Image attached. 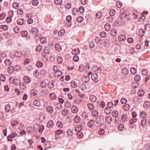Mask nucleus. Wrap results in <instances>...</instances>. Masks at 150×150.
<instances>
[{
	"label": "nucleus",
	"mask_w": 150,
	"mask_h": 150,
	"mask_svg": "<svg viewBox=\"0 0 150 150\" xmlns=\"http://www.w3.org/2000/svg\"><path fill=\"white\" fill-rule=\"evenodd\" d=\"M33 127H28L27 128V132L30 134H32L33 133V131L32 130Z\"/></svg>",
	"instance_id": "2f4dec72"
},
{
	"label": "nucleus",
	"mask_w": 150,
	"mask_h": 150,
	"mask_svg": "<svg viewBox=\"0 0 150 150\" xmlns=\"http://www.w3.org/2000/svg\"><path fill=\"white\" fill-rule=\"evenodd\" d=\"M40 41L42 44H45L46 43V40L45 38L44 37L41 38L40 39Z\"/></svg>",
	"instance_id": "5fc2aeb1"
},
{
	"label": "nucleus",
	"mask_w": 150,
	"mask_h": 150,
	"mask_svg": "<svg viewBox=\"0 0 150 150\" xmlns=\"http://www.w3.org/2000/svg\"><path fill=\"white\" fill-rule=\"evenodd\" d=\"M76 135L78 138H81L83 136V134L81 131L77 132Z\"/></svg>",
	"instance_id": "8fccbe9b"
},
{
	"label": "nucleus",
	"mask_w": 150,
	"mask_h": 150,
	"mask_svg": "<svg viewBox=\"0 0 150 150\" xmlns=\"http://www.w3.org/2000/svg\"><path fill=\"white\" fill-rule=\"evenodd\" d=\"M24 21L23 19L20 18L17 20V22L18 24L21 25L24 23Z\"/></svg>",
	"instance_id": "bb28decb"
},
{
	"label": "nucleus",
	"mask_w": 150,
	"mask_h": 150,
	"mask_svg": "<svg viewBox=\"0 0 150 150\" xmlns=\"http://www.w3.org/2000/svg\"><path fill=\"white\" fill-rule=\"evenodd\" d=\"M130 71L132 74H134L136 73L137 70L135 68L132 67L130 69Z\"/></svg>",
	"instance_id": "e2e57ef3"
},
{
	"label": "nucleus",
	"mask_w": 150,
	"mask_h": 150,
	"mask_svg": "<svg viewBox=\"0 0 150 150\" xmlns=\"http://www.w3.org/2000/svg\"><path fill=\"white\" fill-rule=\"evenodd\" d=\"M111 110L109 108H106L104 110L105 113L107 115L110 114L111 112Z\"/></svg>",
	"instance_id": "49530a36"
},
{
	"label": "nucleus",
	"mask_w": 150,
	"mask_h": 150,
	"mask_svg": "<svg viewBox=\"0 0 150 150\" xmlns=\"http://www.w3.org/2000/svg\"><path fill=\"white\" fill-rule=\"evenodd\" d=\"M57 62L58 63H61L62 62L63 60L62 57L60 56L58 57L57 59Z\"/></svg>",
	"instance_id": "774afa93"
},
{
	"label": "nucleus",
	"mask_w": 150,
	"mask_h": 150,
	"mask_svg": "<svg viewBox=\"0 0 150 150\" xmlns=\"http://www.w3.org/2000/svg\"><path fill=\"white\" fill-rule=\"evenodd\" d=\"M89 77L87 76H84L83 78V80H85L84 82L86 83H88L89 81Z\"/></svg>",
	"instance_id": "13d9d810"
},
{
	"label": "nucleus",
	"mask_w": 150,
	"mask_h": 150,
	"mask_svg": "<svg viewBox=\"0 0 150 150\" xmlns=\"http://www.w3.org/2000/svg\"><path fill=\"white\" fill-rule=\"evenodd\" d=\"M109 14L111 16H114L115 13L116 12L115 10L113 9H111L109 11Z\"/></svg>",
	"instance_id": "ea45409f"
},
{
	"label": "nucleus",
	"mask_w": 150,
	"mask_h": 150,
	"mask_svg": "<svg viewBox=\"0 0 150 150\" xmlns=\"http://www.w3.org/2000/svg\"><path fill=\"white\" fill-rule=\"evenodd\" d=\"M62 72L61 71L58 70L54 73V76L56 77H58L62 75Z\"/></svg>",
	"instance_id": "a211bd4d"
},
{
	"label": "nucleus",
	"mask_w": 150,
	"mask_h": 150,
	"mask_svg": "<svg viewBox=\"0 0 150 150\" xmlns=\"http://www.w3.org/2000/svg\"><path fill=\"white\" fill-rule=\"evenodd\" d=\"M89 99L91 101L95 102L97 100V98L93 95H91L90 96Z\"/></svg>",
	"instance_id": "aec40b11"
},
{
	"label": "nucleus",
	"mask_w": 150,
	"mask_h": 150,
	"mask_svg": "<svg viewBox=\"0 0 150 150\" xmlns=\"http://www.w3.org/2000/svg\"><path fill=\"white\" fill-rule=\"evenodd\" d=\"M33 104L37 106H40V101L39 100H35L33 102Z\"/></svg>",
	"instance_id": "dca6fc26"
},
{
	"label": "nucleus",
	"mask_w": 150,
	"mask_h": 150,
	"mask_svg": "<svg viewBox=\"0 0 150 150\" xmlns=\"http://www.w3.org/2000/svg\"><path fill=\"white\" fill-rule=\"evenodd\" d=\"M44 52L45 54H49L50 52V50L47 47H45L44 49Z\"/></svg>",
	"instance_id": "09e8293b"
},
{
	"label": "nucleus",
	"mask_w": 150,
	"mask_h": 150,
	"mask_svg": "<svg viewBox=\"0 0 150 150\" xmlns=\"http://www.w3.org/2000/svg\"><path fill=\"white\" fill-rule=\"evenodd\" d=\"M130 105L128 104H125L123 106V108L125 111H127L129 110Z\"/></svg>",
	"instance_id": "f3484780"
},
{
	"label": "nucleus",
	"mask_w": 150,
	"mask_h": 150,
	"mask_svg": "<svg viewBox=\"0 0 150 150\" xmlns=\"http://www.w3.org/2000/svg\"><path fill=\"white\" fill-rule=\"evenodd\" d=\"M143 106L145 108H147L150 106V104L149 102L146 101L144 102Z\"/></svg>",
	"instance_id": "cd10ccee"
},
{
	"label": "nucleus",
	"mask_w": 150,
	"mask_h": 150,
	"mask_svg": "<svg viewBox=\"0 0 150 150\" xmlns=\"http://www.w3.org/2000/svg\"><path fill=\"white\" fill-rule=\"evenodd\" d=\"M42 35L40 34L35 35L33 37L34 39L36 40H38L41 37Z\"/></svg>",
	"instance_id": "a18cd8bd"
},
{
	"label": "nucleus",
	"mask_w": 150,
	"mask_h": 150,
	"mask_svg": "<svg viewBox=\"0 0 150 150\" xmlns=\"http://www.w3.org/2000/svg\"><path fill=\"white\" fill-rule=\"evenodd\" d=\"M11 106L9 104L5 105L4 110L6 112H8L10 111L11 113H13L15 112V109L14 107L12 108L11 110Z\"/></svg>",
	"instance_id": "f257e3e1"
},
{
	"label": "nucleus",
	"mask_w": 150,
	"mask_h": 150,
	"mask_svg": "<svg viewBox=\"0 0 150 150\" xmlns=\"http://www.w3.org/2000/svg\"><path fill=\"white\" fill-rule=\"evenodd\" d=\"M127 118V115L125 114H123L121 117V120L123 121H125Z\"/></svg>",
	"instance_id": "680f3d73"
},
{
	"label": "nucleus",
	"mask_w": 150,
	"mask_h": 150,
	"mask_svg": "<svg viewBox=\"0 0 150 150\" xmlns=\"http://www.w3.org/2000/svg\"><path fill=\"white\" fill-rule=\"evenodd\" d=\"M15 56L18 57H21L22 55V53L20 51H16L15 52Z\"/></svg>",
	"instance_id": "5701e85b"
},
{
	"label": "nucleus",
	"mask_w": 150,
	"mask_h": 150,
	"mask_svg": "<svg viewBox=\"0 0 150 150\" xmlns=\"http://www.w3.org/2000/svg\"><path fill=\"white\" fill-rule=\"evenodd\" d=\"M134 79L137 82L139 81L141 79V77L139 75H136L134 76Z\"/></svg>",
	"instance_id": "a19ab883"
},
{
	"label": "nucleus",
	"mask_w": 150,
	"mask_h": 150,
	"mask_svg": "<svg viewBox=\"0 0 150 150\" xmlns=\"http://www.w3.org/2000/svg\"><path fill=\"white\" fill-rule=\"evenodd\" d=\"M13 7L15 9H17L19 6V4L17 2H14L12 5Z\"/></svg>",
	"instance_id": "052dcab7"
},
{
	"label": "nucleus",
	"mask_w": 150,
	"mask_h": 150,
	"mask_svg": "<svg viewBox=\"0 0 150 150\" xmlns=\"http://www.w3.org/2000/svg\"><path fill=\"white\" fill-rule=\"evenodd\" d=\"M105 28L106 30L109 31L110 28V25L108 23H106L105 25Z\"/></svg>",
	"instance_id": "e433bc0d"
},
{
	"label": "nucleus",
	"mask_w": 150,
	"mask_h": 150,
	"mask_svg": "<svg viewBox=\"0 0 150 150\" xmlns=\"http://www.w3.org/2000/svg\"><path fill=\"white\" fill-rule=\"evenodd\" d=\"M71 110L72 112L74 113H76L78 111V109L75 106H72Z\"/></svg>",
	"instance_id": "c9c22d12"
},
{
	"label": "nucleus",
	"mask_w": 150,
	"mask_h": 150,
	"mask_svg": "<svg viewBox=\"0 0 150 150\" xmlns=\"http://www.w3.org/2000/svg\"><path fill=\"white\" fill-rule=\"evenodd\" d=\"M17 136V134L15 132H13L10 135H9L8 136V141L11 142L12 140V139L15 138Z\"/></svg>",
	"instance_id": "f03ea898"
},
{
	"label": "nucleus",
	"mask_w": 150,
	"mask_h": 150,
	"mask_svg": "<svg viewBox=\"0 0 150 150\" xmlns=\"http://www.w3.org/2000/svg\"><path fill=\"white\" fill-rule=\"evenodd\" d=\"M23 81L24 82L27 83H29L31 81V79L30 78L27 76H25L23 78Z\"/></svg>",
	"instance_id": "7ed1b4c3"
},
{
	"label": "nucleus",
	"mask_w": 150,
	"mask_h": 150,
	"mask_svg": "<svg viewBox=\"0 0 150 150\" xmlns=\"http://www.w3.org/2000/svg\"><path fill=\"white\" fill-rule=\"evenodd\" d=\"M147 122V120L146 119H144L141 121V125L142 126H144L146 125Z\"/></svg>",
	"instance_id": "6ab92c4d"
},
{
	"label": "nucleus",
	"mask_w": 150,
	"mask_h": 150,
	"mask_svg": "<svg viewBox=\"0 0 150 150\" xmlns=\"http://www.w3.org/2000/svg\"><path fill=\"white\" fill-rule=\"evenodd\" d=\"M67 135L68 136L71 137L73 134V131L71 130L70 129H68L67 131Z\"/></svg>",
	"instance_id": "c03bdc74"
},
{
	"label": "nucleus",
	"mask_w": 150,
	"mask_h": 150,
	"mask_svg": "<svg viewBox=\"0 0 150 150\" xmlns=\"http://www.w3.org/2000/svg\"><path fill=\"white\" fill-rule=\"evenodd\" d=\"M82 127L80 125H76L75 127V131L76 132L81 131L82 129Z\"/></svg>",
	"instance_id": "0eeeda50"
},
{
	"label": "nucleus",
	"mask_w": 150,
	"mask_h": 150,
	"mask_svg": "<svg viewBox=\"0 0 150 150\" xmlns=\"http://www.w3.org/2000/svg\"><path fill=\"white\" fill-rule=\"evenodd\" d=\"M4 63L6 66H10L11 64V62L9 59H6L5 60Z\"/></svg>",
	"instance_id": "37998d69"
},
{
	"label": "nucleus",
	"mask_w": 150,
	"mask_h": 150,
	"mask_svg": "<svg viewBox=\"0 0 150 150\" xmlns=\"http://www.w3.org/2000/svg\"><path fill=\"white\" fill-rule=\"evenodd\" d=\"M126 37L124 35H120L118 38L119 40L120 41H123L126 39Z\"/></svg>",
	"instance_id": "9d476101"
},
{
	"label": "nucleus",
	"mask_w": 150,
	"mask_h": 150,
	"mask_svg": "<svg viewBox=\"0 0 150 150\" xmlns=\"http://www.w3.org/2000/svg\"><path fill=\"white\" fill-rule=\"evenodd\" d=\"M56 125L58 127L61 128L63 127V124L62 122L59 121L57 122Z\"/></svg>",
	"instance_id": "a878e982"
},
{
	"label": "nucleus",
	"mask_w": 150,
	"mask_h": 150,
	"mask_svg": "<svg viewBox=\"0 0 150 150\" xmlns=\"http://www.w3.org/2000/svg\"><path fill=\"white\" fill-rule=\"evenodd\" d=\"M137 95L138 96L141 97L143 96L144 94V91L142 90H140L137 92Z\"/></svg>",
	"instance_id": "4c0bfd02"
},
{
	"label": "nucleus",
	"mask_w": 150,
	"mask_h": 150,
	"mask_svg": "<svg viewBox=\"0 0 150 150\" xmlns=\"http://www.w3.org/2000/svg\"><path fill=\"white\" fill-rule=\"evenodd\" d=\"M147 114L145 111H142L140 113V117L142 119L145 118Z\"/></svg>",
	"instance_id": "423d86ee"
},
{
	"label": "nucleus",
	"mask_w": 150,
	"mask_h": 150,
	"mask_svg": "<svg viewBox=\"0 0 150 150\" xmlns=\"http://www.w3.org/2000/svg\"><path fill=\"white\" fill-rule=\"evenodd\" d=\"M1 29H2L4 30H6L8 29V26H7V25H2L1 26Z\"/></svg>",
	"instance_id": "0e129e2a"
},
{
	"label": "nucleus",
	"mask_w": 150,
	"mask_h": 150,
	"mask_svg": "<svg viewBox=\"0 0 150 150\" xmlns=\"http://www.w3.org/2000/svg\"><path fill=\"white\" fill-rule=\"evenodd\" d=\"M55 48L56 50L58 51H60L62 50V47L58 43H56L55 45Z\"/></svg>",
	"instance_id": "2eb2a0df"
},
{
	"label": "nucleus",
	"mask_w": 150,
	"mask_h": 150,
	"mask_svg": "<svg viewBox=\"0 0 150 150\" xmlns=\"http://www.w3.org/2000/svg\"><path fill=\"white\" fill-rule=\"evenodd\" d=\"M92 70L94 72H96L98 71H100L101 69L100 68L97 66H93L92 68Z\"/></svg>",
	"instance_id": "ddd939ff"
},
{
	"label": "nucleus",
	"mask_w": 150,
	"mask_h": 150,
	"mask_svg": "<svg viewBox=\"0 0 150 150\" xmlns=\"http://www.w3.org/2000/svg\"><path fill=\"white\" fill-rule=\"evenodd\" d=\"M54 122L52 120H50L47 124V126L49 128H52L54 125Z\"/></svg>",
	"instance_id": "4468645a"
},
{
	"label": "nucleus",
	"mask_w": 150,
	"mask_h": 150,
	"mask_svg": "<svg viewBox=\"0 0 150 150\" xmlns=\"http://www.w3.org/2000/svg\"><path fill=\"white\" fill-rule=\"evenodd\" d=\"M69 113V112L68 109H64L62 112V114L64 116L67 115Z\"/></svg>",
	"instance_id": "6e6552de"
},
{
	"label": "nucleus",
	"mask_w": 150,
	"mask_h": 150,
	"mask_svg": "<svg viewBox=\"0 0 150 150\" xmlns=\"http://www.w3.org/2000/svg\"><path fill=\"white\" fill-rule=\"evenodd\" d=\"M31 32L33 33L37 34L38 32V30L37 28H33L31 29Z\"/></svg>",
	"instance_id": "864d4df0"
},
{
	"label": "nucleus",
	"mask_w": 150,
	"mask_h": 150,
	"mask_svg": "<svg viewBox=\"0 0 150 150\" xmlns=\"http://www.w3.org/2000/svg\"><path fill=\"white\" fill-rule=\"evenodd\" d=\"M40 128V125L37 123H35L33 126V129L35 132H37L38 130L39 132V128Z\"/></svg>",
	"instance_id": "4be33fe9"
},
{
	"label": "nucleus",
	"mask_w": 150,
	"mask_h": 150,
	"mask_svg": "<svg viewBox=\"0 0 150 150\" xmlns=\"http://www.w3.org/2000/svg\"><path fill=\"white\" fill-rule=\"evenodd\" d=\"M0 80L2 81H4L6 80L5 76L2 74H0Z\"/></svg>",
	"instance_id": "6e6d98bb"
},
{
	"label": "nucleus",
	"mask_w": 150,
	"mask_h": 150,
	"mask_svg": "<svg viewBox=\"0 0 150 150\" xmlns=\"http://www.w3.org/2000/svg\"><path fill=\"white\" fill-rule=\"evenodd\" d=\"M42 47L41 45H39L35 49V51L38 52H40L42 49Z\"/></svg>",
	"instance_id": "603ef678"
},
{
	"label": "nucleus",
	"mask_w": 150,
	"mask_h": 150,
	"mask_svg": "<svg viewBox=\"0 0 150 150\" xmlns=\"http://www.w3.org/2000/svg\"><path fill=\"white\" fill-rule=\"evenodd\" d=\"M112 121V118L110 116H108L105 118V122L108 124L110 123Z\"/></svg>",
	"instance_id": "b1692460"
},
{
	"label": "nucleus",
	"mask_w": 150,
	"mask_h": 150,
	"mask_svg": "<svg viewBox=\"0 0 150 150\" xmlns=\"http://www.w3.org/2000/svg\"><path fill=\"white\" fill-rule=\"evenodd\" d=\"M40 85L42 88H45L47 85V83L45 81H42L40 82Z\"/></svg>",
	"instance_id": "c756f323"
},
{
	"label": "nucleus",
	"mask_w": 150,
	"mask_h": 150,
	"mask_svg": "<svg viewBox=\"0 0 150 150\" xmlns=\"http://www.w3.org/2000/svg\"><path fill=\"white\" fill-rule=\"evenodd\" d=\"M144 30L143 29H141L139 31L138 34L140 36L142 37L144 35Z\"/></svg>",
	"instance_id": "f704fd0d"
},
{
	"label": "nucleus",
	"mask_w": 150,
	"mask_h": 150,
	"mask_svg": "<svg viewBox=\"0 0 150 150\" xmlns=\"http://www.w3.org/2000/svg\"><path fill=\"white\" fill-rule=\"evenodd\" d=\"M122 72L125 75H127L128 73V71L126 68H123L122 70Z\"/></svg>",
	"instance_id": "69168bd1"
},
{
	"label": "nucleus",
	"mask_w": 150,
	"mask_h": 150,
	"mask_svg": "<svg viewBox=\"0 0 150 150\" xmlns=\"http://www.w3.org/2000/svg\"><path fill=\"white\" fill-rule=\"evenodd\" d=\"M81 120V118L79 116L76 115L74 117V121L75 123H78L80 122Z\"/></svg>",
	"instance_id": "39448f33"
},
{
	"label": "nucleus",
	"mask_w": 150,
	"mask_h": 150,
	"mask_svg": "<svg viewBox=\"0 0 150 150\" xmlns=\"http://www.w3.org/2000/svg\"><path fill=\"white\" fill-rule=\"evenodd\" d=\"M91 114L93 117H96L98 116V112L97 110H94L92 111Z\"/></svg>",
	"instance_id": "412c9836"
},
{
	"label": "nucleus",
	"mask_w": 150,
	"mask_h": 150,
	"mask_svg": "<svg viewBox=\"0 0 150 150\" xmlns=\"http://www.w3.org/2000/svg\"><path fill=\"white\" fill-rule=\"evenodd\" d=\"M83 20V17L81 16L79 17L76 19L78 23H81Z\"/></svg>",
	"instance_id": "4d7b16f0"
},
{
	"label": "nucleus",
	"mask_w": 150,
	"mask_h": 150,
	"mask_svg": "<svg viewBox=\"0 0 150 150\" xmlns=\"http://www.w3.org/2000/svg\"><path fill=\"white\" fill-rule=\"evenodd\" d=\"M21 34L23 37H26L28 35V33L26 31L24 30L21 32Z\"/></svg>",
	"instance_id": "72a5a7b5"
},
{
	"label": "nucleus",
	"mask_w": 150,
	"mask_h": 150,
	"mask_svg": "<svg viewBox=\"0 0 150 150\" xmlns=\"http://www.w3.org/2000/svg\"><path fill=\"white\" fill-rule=\"evenodd\" d=\"M72 13L73 15H76L78 13V9L76 8H74L72 10Z\"/></svg>",
	"instance_id": "de8ad7c7"
},
{
	"label": "nucleus",
	"mask_w": 150,
	"mask_h": 150,
	"mask_svg": "<svg viewBox=\"0 0 150 150\" xmlns=\"http://www.w3.org/2000/svg\"><path fill=\"white\" fill-rule=\"evenodd\" d=\"M11 125L13 127L17 126L18 125V122L16 120H13L11 122Z\"/></svg>",
	"instance_id": "9b49d317"
},
{
	"label": "nucleus",
	"mask_w": 150,
	"mask_h": 150,
	"mask_svg": "<svg viewBox=\"0 0 150 150\" xmlns=\"http://www.w3.org/2000/svg\"><path fill=\"white\" fill-rule=\"evenodd\" d=\"M6 16V14L4 13H2L0 15V20H2L4 19Z\"/></svg>",
	"instance_id": "bf43d9fd"
},
{
	"label": "nucleus",
	"mask_w": 150,
	"mask_h": 150,
	"mask_svg": "<svg viewBox=\"0 0 150 150\" xmlns=\"http://www.w3.org/2000/svg\"><path fill=\"white\" fill-rule=\"evenodd\" d=\"M118 129L120 131H122L124 129V126L122 124H120L118 127Z\"/></svg>",
	"instance_id": "338daca9"
},
{
	"label": "nucleus",
	"mask_w": 150,
	"mask_h": 150,
	"mask_svg": "<svg viewBox=\"0 0 150 150\" xmlns=\"http://www.w3.org/2000/svg\"><path fill=\"white\" fill-rule=\"evenodd\" d=\"M139 86V83L137 82H134L132 84V86L134 88H137Z\"/></svg>",
	"instance_id": "3c124183"
},
{
	"label": "nucleus",
	"mask_w": 150,
	"mask_h": 150,
	"mask_svg": "<svg viewBox=\"0 0 150 150\" xmlns=\"http://www.w3.org/2000/svg\"><path fill=\"white\" fill-rule=\"evenodd\" d=\"M47 111L51 114L54 111L53 107L51 106H49L47 107L46 109Z\"/></svg>",
	"instance_id": "20e7f679"
},
{
	"label": "nucleus",
	"mask_w": 150,
	"mask_h": 150,
	"mask_svg": "<svg viewBox=\"0 0 150 150\" xmlns=\"http://www.w3.org/2000/svg\"><path fill=\"white\" fill-rule=\"evenodd\" d=\"M91 79L93 80H95L98 78V75L96 73H93L91 76Z\"/></svg>",
	"instance_id": "473e14b6"
},
{
	"label": "nucleus",
	"mask_w": 150,
	"mask_h": 150,
	"mask_svg": "<svg viewBox=\"0 0 150 150\" xmlns=\"http://www.w3.org/2000/svg\"><path fill=\"white\" fill-rule=\"evenodd\" d=\"M80 53V50L79 49L77 48L73 50L71 52V53L73 54H77Z\"/></svg>",
	"instance_id": "f8f14e48"
},
{
	"label": "nucleus",
	"mask_w": 150,
	"mask_h": 150,
	"mask_svg": "<svg viewBox=\"0 0 150 150\" xmlns=\"http://www.w3.org/2000/svg\"><path fill=\"white\" fill-rule=\"evenodd\" d=\"M31 61V59L29 58H26L24 60L23 64L24 65L28 64Z\"/></svg>",
	"instance_id": "58836bf2"
},
{
	"label": "nucleus",
	"mask_w": 150,
	"mask_h": 150,
	"mask_svg": "<svg viewBox=\"0 0 150 150\" xmlns=\"http://www.w3.org/2000/svg\"><path fill=\"white\" fill-rule=\"evenodd\" d=\"M118 112L117 110H114L112 112V116L115 117L118 115Z\"/></svg>",
	"instance_id": "79ce46f5"
},
{
	"label": "nucleus",
	"mask_w": 150,
	"mask_h": 150,
	"mask_svg": "<svg viewBox=\"0 0 150 150\" xmlns=\"http://www.w3.org/2000/svg\"><path fill=\"white\" fill-rule=\"evenodd\" d=\"M95 120H91L88 121V126L89 127H91L93 126Z\"/></svg>",
	"instance_id": "7c9ffc66"
},
{
	"label": "nucleus",
	"mask_w": 150,
	"mask_h": 150,
	"mask_svg": "<svg viewBox=\"0 0 150 150\" xmlns=\"http://www.w3.org/2000/svg\"><path fill=\"white\" fill-rule=\"evenodd\" d=\"M110 33L112 36H115L117 34V31L115 29H112L110 31Z\"/></svg>",
	"instance_id": "c85d7f7f"
},
{
	"label": "nucleus",
	"mask_w": 150,
	"mask_h": 150,
	"mask_svg": "<svg viewBox=\"0 0 150 150\" xmlns=\"http://www.w3.org/2000/svg\"><path fill=\"white\" fill-rule=\"evenodd\" d=\"M7 70L9 74H12L14 71V68L12 66H11L8 68Z\"/></svg>",
	"instance_id": "393cba45"
},
{
	"label": "nucleus",
	"mask_w": 150,
	"mask_h": 150,
	"mask_svg": "<svg viewBox=\"0 0 150 150\" xmlns=\"http://www.w3.org/2000/svg\"><path fill=\"white\" fill-rule=\"evenodd\" d=\"M49 97L50 99L53 100L56 98L57 96L55 93H52L50 94Z\"/></svg>",
	"instance_id": "1a4fd4ad"
}]
</instances>
